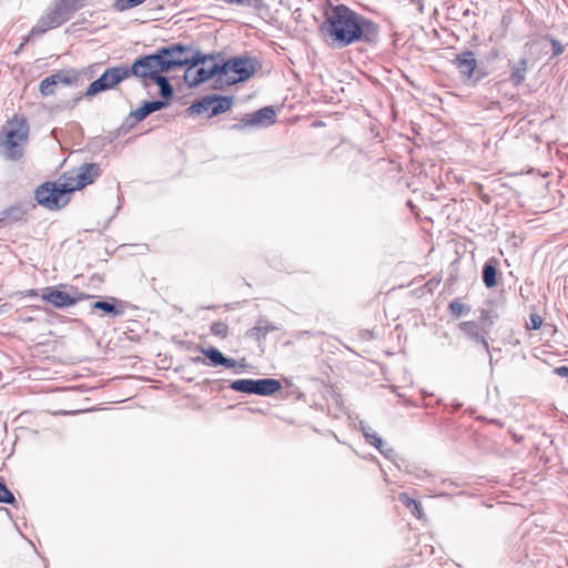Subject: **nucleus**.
<instances>
[{"mask_svg": "<svg viewBox=\"0 0 568 568\" xmlns=\"http://www.w3.org/2000/svg\"><path fill=\"white\" fill-rule=\"evenodd\" d=\"M320 28L341 48L361 40L374 43L378 38V26L345 4L333 6L326 10L325 20Z\"/></svg>", "mask_w": 568, "mask_h": 568, "instance_id": "1", "label": "nucleus"}, {"mask_svg": "<svg viewBox=\"0 0 568 568\" xmlns=\"http://www.w3.org/2000/svg\"><path fill=\"white\" fill-rule=\"evenodd\" d=\"M161 52L164 59V69L170 71L173 68H184L185 71L192 69H207L210 53H203L197 47L187 45L182 43H173L161 48Z\"/></svg>", "mask_w": 568, "mask_h": 568, "instance_id": "2", "label": "nucleus"}, {"mask_svg": "<svg viewBox=\"0 0 568 568\" xmlns=\"http://www.w3.org/2000/svg\"><path fill=\"white\" fill-rule=\"evenodd\" d=\"M4 156L8 160L18 161L23 156L24 145L29 138V124L23 116L16 115L9 120L2 129Z\"/></svg>", "mask_w": 568, "mask_h": 568, "instance_id": "3", "label": "nucleus"}, {"mask_svg": "<svg viewBox=\"0 0 568 568\" xmlns=\"http://www.w3.org/2000/svg\"><path fill=\"white\" fill-rule=\"evenodd\" d=\"M207 69L196 71H261L262 62L256 55L247 52L227 58L224 52H211Z\"/></svg>", "mask_w": 568, "mask_h": 568, "instance_id": "4", "label": "nucleus"}, {"mask_svg": "<svg viewBox=\"0 0 568 568\" xmlns=\"http://www.w3.org/2000/svg\"><path fill=\"white\" fill-rule=\"evenodd\" d=\"M495 304L487 301L486 306L481 307L479 322L468 321L459 324V329L475 342H480L485 349L489 352L487 343L488 329L494 325Z\"/></svg>", "mask_w": 568, "mask_h": 568, "instance_id": "5", "label": "nucleus"}, {"mask_svg": "<svg viewBox=\"0 0 568 568\" xmlns=\"http://www.w3.org/2000/svg\"><path fill=\"white\" fill-rule=\"evenodd\" d=\"M70 193L65 182H45L37 187L34 196L40 205L49 210H54L63 207L69 203Z\"/></svg>", "mask_w": 568, "mask_h": 568, "instance_id": "6", "label": "nucleus"}, {"mask_svg": "<svg viewBox=\"0 0 568 568\" xmlns=\"http://www.w3.org/2000/svg\"><path fill=\"white\" fill-rule=\"evenodd\" d=\"M74 14V7H68L62 0H58L54 8L42 17L31 29L29 38L39 37L48 30L58 28L69 21Z\"/></svg>", "mask_w": 568, "mask_h": 568, "instance_id": "7", "label": "nucleus"}, {"mask_svg": "<svg viewBox=\"0 0 568 568\" xmlns=\"http://www.w3.org/2000/svg\"><path fill=\"white\" fill-rule=\"evenodd\" d=\"M233 104L232 97H222L217 94L205 95L194 101L186 110L189 116L199 115L209 112V116H215L231 109Z\"/></svg>", "mask_w": 568, "mask_h": 568, "instance_id": "8", "label": "nucleus"}, {"mask_svg": "<svg viewBox=\"0 0 568 568\" xmlns=\"http://www.w3.org/2000/svg\"><path fill=\"white\" fill-rule=\"evenodd\" d=\"M231 389L239 393L271 396L282 388L280 381L274 378L236 379L230 384Z\"/></svg>", "mask_w": 568, "mask_h": 568, "instance_id": "9", "label": "nucleus"}, {"mask_svg": "<svg viewBox=\"0 0 568 568\" xmlns=\"http://www.w3.org/2000/svg\"><path fill=\"white\" fill-rule=\"evenodd\" d=\"M545 59L549 61V49L545 36L535 37L526 43V55L520 59V68H516L514 71H526L528 68H535L538 61Z\"/></svg>", "mask_w": 568, "mask_h": 568, "instance_id": "10", "label": "nucleus"}, {"mask_svg": "<svg viewBox=\"0 0 568 568\" xmlns=\"http://www.w3.org/2000/svg\"><path fill=\"white\" fill-rule=\"evenodd\" d=\"M166 71L161 48L153 54L138 58L131 65L120 64L104 69V71Z\"/></svg>", "mask_w": 568, "mask_h": 568, "instance_id": "11", "label": "nucleus"}, {"mask_svg": "<svg viewBox=\"0 0 568 568\" xmlns=\"http://www.w3.org/2000/svg\"><path fill=\"white\" fill-rule=\"evenodd\" d=\"M254 74L255 73H183V77L190 87H195L213 79L215 83H222L224 78L227 84H234L244 82Z\"/></svg>", "mask_w": 568, "mask_h": 568, "instance_id": "12", "label": "nucleus"}, {"mask_svg": "<svg viewBox=\"0 0 568 568\" xmlns=\"http://www.w3.org/2000/svg\"><path fill=\"white\" fill-rule=\"evenodd\" d=\"M101 174V169L97 163H83L75 175L65 179L70 192L81 190L82 187L92 184Z\"/></svg>", "mask_w": 568, "mask_h": 568, "instance_id": "13", "label": "nucleus"}, {"mask_svg": "<svg viewBox=\"0 0 568 568\" xmlns=\"http://www.w3.org/2000/svg\"><path fill=\"white\" fill-rule=\"evenodd\" d=\"M87 294H78L72 296L63 291H60L57 286H48L42 290L41 298L57 308H65L75 305L78 302L88 298Z\"/></svg>", "mask_w": 568, "mask_h": 568, "instance_id": "14", "label": "nucleus"}, {"mask_svg": "<svg viewBox=\"0 0 568 568\" xmlns=\"http://www.w3.org/2000/svg\"><path fill=\"white\" fill-rule=\"evenodd\" d=\"M132 75L141 77L142 84L145 88H150L155 84L159 87V94L161 95V101H168L173 97L174 89L170 83L169 79L163 75V73H132Z\"/></svg>", "mask_w": 568, "mask_h": 568, "instance_id": "15", "label": "nucleus"}, {"mask_svg": "<svg viewBox=\"0 0 568 568\" xmlns=\"http://www.w3.org/2000/svg\"><path fill=\"white\" fill-rule=\"evenodd\" d=\"M130 75H132V73H102L99 79L89 85L85 95L93 97L102 91L111 89Z\"/></svg>", "mask_w": 568, "mask_h": 568, "instance_id": "16", "label": "nucleus"}, {"mask_svg": "<svg viewBox=\"0 0 568 568\" xmlns=\"http://www.w3.org/2000/svg\"><path fill=\"white\" fill-rule=\"evenodd\" d=\"M252 128H267L275 123L276 113L272 106H264L255 112L247 113Z\"/></svg>", "mask_w": 568, "mask_h": 568, "instance_id": "17", "label": "nucleus"}, {"mask_svg": "<svg viewBox=\"0 0 568 568\" xmlns=\"http://www.w3.org/2000/svg\"><path fill=\"white\" fill-rule=\"evenodd\" d=\"M277 329L278 327L276 325L262 316L258 317L255 322V325L246 332V336L256 342H262L266 339L268 333Z\"/></svg>", "mask_w": 568, "mask_h": 568, "instance_id": "18", "label": "nucleus"}, {"mask_svg": "<svg viewBox=\"0 0 568 568\" xmlns=\"http://www.w3.org/2000/svg\"><path fill=\"white\" fill-rule=\"evenodd\" d=\"M170 102L168 101H144L143 104L131 111L130 116H132L135 121H143L146 116L155 111H160L166 106H169Z\"/></svg>", "mask_w": 568, "mask_h": 568, "instance_id": "19", "label": "nucleus"}, {"mask_svg": "<svg viewBox=\"0 0 568 568\" xmlns=\"http://www.w3.org/2000/svg\"><path fill=\"white\" fill-rule=\"evenodd\" d=\"M27 210L21 204H14L0 210V224L3 226L12 225L24 220Z\"/></svg>", "mask_w": 568, "mask_h": 568, "instance_id": "20", "label": "nucleus"}, {"mask_svg": "<svg viewBox=\"0 0 568 568\" xmlns=\"http://www.w3.org/2000/svg\"><path fill=\"white\" fill-rule=\"evenodd\" d=\"M201 352L211 361L212 366H224L226 368H233L236 366L235 359L225 357L215 347L202 348Z\"/></svg>", "mask_w": 568, "mask_h": 568, "instance_id": "21", "label": "nucleus"}, {"mask_svg": "<svg viewBox=\"0 0 568 568\" xmlns=\"http://www.w3.org/2000/svg\"><path fill=\"white\" fill-rule=\"evenodd\" d=\"M454 64L460 71H476L477 60L474 52L466 50L456 55Z\"/></svg>", "mask_w": 568, "mask_h": 568, "instance_id": "22", "label": "nucleus"}, {"mask_svg": "<svg viewBox=\"0 0 568 568\" xmlns=\"http://www.w3.org/2000/svg\"><path fill=\"white\" fill-rule=\"evenodd\" d=\"M547 49H549V60H552L562 54L568 47V40H560L552 34H545Z\"/></svg>", "mask_w": 568, "mask_h": 568, "instance_id": "23", "label": "nucleus"}, {"mask_svg": "<svg viewBox=\"0 0 568 568\" xmlns=\"http://www.w3.org/2000/svg\"><path fill=\"white\" fill-rule=\"evenodd\" d=\"M483 281L487 287H493L497 284V258L490 257L483 268Z\"/></svg>", "mask_w": 568, "mask_h": 568, "instance_id": "24", "label": "nucleus"}, {"mask_svg": "<svg viewBox=\"0 0 568 568\" xmlns=\"http://www.w3.org/2000/svg\"><path fill=\"white\" fill-rule=\"evenodd\" d=\"M398 500L410 511L413 516L420 519L423 516V509L420 504L417 503L414 498L409 497L406 493H400L398 495Z\"/></svg>", "mask_w": 568, "mask_h": 568, "instance_id": "25", "label": "nucleus"}, {"mask_svg": "<svg viewBox=\"0 0 568 568\" xmlns=\"http://www.w3.org/2000/svg\"><path fill=\"white\" fill-rule=\"evenodd\" d=\"M361 430L364 435L365 440L374 446L376 449H381V447L384 446V440L382 437L378 436V434L369 426L365 425L363 422H361Z\"/></svg>", "mask_w": 568, "mask_h": 568, "instance_id": "26", "label": "nucleus"}, {"mask_svg": "<svg viewBox=\"0 0 568 568\" xmlns=\"http://www.w3.org/2000/svg\"><path fill=\"white\" fill-rule=\"evenodd\" d=\"M60 73H52L50 77L45 78L40 83V92L43 95H51L54 93V87L58 84L60 80Z\"/></svg>", "mask_w": 568, "mask_h": 568, "instance_id": "27", "label": "nucleus"}, {"mask_svg": "<svg viewBox=\"0 0 568 568\" xmlns=\"http://www.w3.org/2000/svg\"><path fill=\"white\" fill-rule=\"evenodd\" d=\"M93 310H100L108 314H111L113 317L120 316L123 314L122 308H118L114 303H111L109 301H97L92 304Z\"/></svg>", "mask_w": 568, "mask_h": 568, "instance_id": "28", "label": "nucleus"}, {"mask_svg": "<svg viewBox=\"0 0 568 568\" xmlns=\"http://www.w3.org/2000/svg\"><path fill=\"white\" fill-rule=\"evenodd\" d=\"M450 314L458 318L463 315H466L470 312V306L463 304L458 298L453 300L448 305Z\"/></svg>", "mask_w": 568, "mask_h": 568, "instance_id": "29", "label": "nucleus"}, {"mask_svg": "<svg viewBox=\"0 0 568 568\" xmlns=\"http://www.w3.org/2000/svg\"><path fill=\"white\" fill-rule=\"evenodd\" d=\"M146 0H115L113 3V9L119 12H124L135 7L141 6Z\"/></svg>", "mask_w": 568, "mask_h": 568, "instance_id": "30", "label": "nucleus"}, {"mask_svg": "<svg viewBox=\"0 0 568 568\" xmlns=\"http://www.w3.org/2000/svg\"><path fill=\"white\" fill-rule=\"evenodd\" d=\"M211 333L217 337L225 338L229 335V326L224 322H214L211 325Z\"/></svg>", "mask_w": 568, "mask_h": 568, "instance_id": "31", "label": "nucleus"}, {"mask_svg": "<svg viewBox=\"0 0 568 568\" xmlns=\"http://www.w3.org/2000/svg\"><path fill=\"white\" fill-rule=\"evenodd\" d=\"M0 503L10 504V505L16 504V498H14L13 494L9 490V488L2 481H0Z\"/></svg>", "mask_w": 568, "mask_h": 568, "instance_id": "32", "label": "nucleus"}, {"mask_svg": "<svg viewBox=\"0 0 568 568\" xmlns=\"http://www.w3.org/2000/svg\"><path fill=\"white\" fill-rule=\"evenodd\" d=\"M234 4L244 6L256 11L262 10L265 7L263 0H235Z\"/></svg>", "mask_w": 568, "mask_h": 568, "instance_id": "33", "label": "nucleus"}, {"mask_svg": "<svg viewBox=\"0 0 568 568\" xmlns=\"http://www.w3.org/2000/svg\"><path fill=\"white\" fill-rule=\"evenodd\" d=\"M487 73H473V72L462 73L463 83H465L469 87L474 85L477 81H479Z\"/></svg>", "mask_w": 568, "mask_h": 568, "instance_id": "34", "label": "nucleus"}, {"mask_svg": "<svg viewBox=\"0 0 568 568\" xmlns=\"http://www.w3.org/2000/svg\"><path fill=\"white\" fill-rule=\"evenodd\" d=\"M542 324V318L537 313H531L529 315V321L526 323L528 329H538Z\"/></svg>", "mask_w": 568, "mask_h": 568, "instance_id": "35", "label": "nucleus"}, {"mask_svg": "<svg viewBox=\"0 0 568 568\" xmlns=\"http://www.w3.org/2000/svg\"><path fill=\"white\" fill-rule=\"evenodd\" d=\"M246 128H252V123H250L248 114H245L239 122H236L230 126V129L232 131H242Z\"/></svg>", "mask_w": 568, "mask_h": 568, "instance_id": "36", "label": "nucleus"}, {"mask_svg": "<svg viewBox=\"0 0 568 568\" xmlns=\"http://www.w3.org/2000/svg\"><path fill=\"white\" fill-rule=\"evenodd\" d=\"M378 452L387 459L393 460L395 457V450L393 447H386L385 445L378 449Z\"/></svg>", "mask_w": 568, "mask_h": 568, "instance_id": "37", "label": "nucleus"}, {"mask_svg": "<svg viewBox=\"0 0 568 568\" xmlns=\"http://www.w3.org/2000/svg\"><path fill=\"white\" fill-rule=\"evenodd\" d=\"M501 195L514 196L515 192L509 186H507L505 183H501V184H499V197Z\"/></svg>", "mask_w": 568, "mask_h": 568, "instance_id": "38", "label": "nucleus"}, {"mask_svg": "<svg viewBox=\"0 0 568 568\" xmlns=\"http://www.w3.org/2000/svg\"><path fill=\"white\" fill-rule=\"evenodd\" d=\"M68 7H74V12L82 7L84 0H62Z\"/></svg>", "mask_w": 568, "mask_h": 568, "instance_id": "39", "label": "nucleus"}, {"mask_svg": "<svg viewBox=\"0 0 568 568\" xmlns=\"http://www.w3.org/2000/svg\"><path fill=\"white\" fill-rule=\"evenodd\" d=\"M555 374L560 377H568V366H559L555 368Z\"/></svg>", "mask_w": 568, "mask_h": 568, "instance_id": "40", "label": "nucleus"}, {"mask_svg": "<svg viewBox=\"0 0 568 568\" xmlns=\"http://www.w3.org/2000/svg\"><path fill=\"white\" fill-rule=\"evenodd\" d=\"M510 80L513 83L518 84L524 80V74L519 72L511 73Z\"/></svg>", "mask_w": 568, "mask_h": 568, "instance_id": "41", "label": "nucleus"}, {"mask_svg": "<svg viewBox=\"0 0 568 568\" xmlns=\"http://www.w3.org/2000/svg\"><path fill=\"white\" fill-rule=\"evenodd\" d=\"M513 19H511V14L510 13H504L503 17H501V24L505 26L506 28L511 23Z\"/></svg>", "mask_w": 568, "mask_h": 568, "instance_id": "42", "label": "nucleus"}, {"mask_svg": "<svg viewBox=\"0 0 568 568\" xmlns=\"http://www.w3.org/2000/svg\"><path fill=\"white\" fill-rule=\"evenodd\" d=\"M419 12L424 11V0H409Z\"/></svg>", "mask_w": 568, "mask_h": 568, "instance_id": "43", "label": "nucleus"}, {"mask_svg": "<svg viewBox=\"0 0 568 568\" xmlns=\"http://www.w3.org/2000/svg\"><path fill=\"white\" fill-rule=\"evenodd\" d=\"M37 295H38V293H37V291H36V290H31V291L29 292V296H37Z\"/></svg>", "mask_w": 568, "mask_h": 568, "instance_id": "44", "label": "nucleus"}, {"mask_svg": "<svg viewBox=\"0 0 568 568\" xmlns=\"http://www.w3.org/2000/svg\"><path fill=\"white\" fill-rule=\"evenodd\" d=\"M513 437H514L515 442H517V443H519V442H520V439H521V437H518V436H517V435H515V434L513 435Z\"/></svg>", "mask_w": 568, "mask_h": 568, "instance_id": "45", "label": "nucleus"}, {"mask_svg": "<svg viewBox=\"0 0 568 568\" xmlns=\"http://www.w3.org/2000/svg\"><path fill=\"white\" fill-rule=\"evenodd\" d=\"M225 3H229V4H234L235 3V0H223Z\"/></svg>", "mask_w": 568, "mask_h": 568, "instance_id": "46", "label": "nucleus"}]
</instances>
